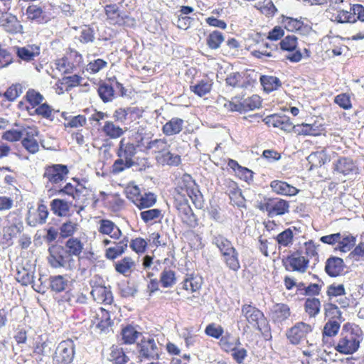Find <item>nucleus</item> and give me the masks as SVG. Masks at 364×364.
<instances>
[{
	"mask_svg": "<svg viewBox=\"0 0 364 364\" xmlns=\"http://www.w3.org/2000/svg\"><path fill=\"white\" fill-rule=\"evenodd\" d=\"M363 336V331L358 325L347 322L343 325L334 349L342 355H353L360 348Z\"/></svg>",
	"mask_w": 364,
	"mask_h": 364,
	"instance_id": "1",
	"label": "nucleus"
},
{
	"mask_svg": "<svg viewBox=\"0 0 364 364\" xmlns=\"http://www.w3.org/2000/svg\"><path fill=\"white\" fill-rule=\"evenodd\" d=\"M23 100L28 104L26 109L30 115H36L41 119L53 122L56 111L45 100L44 96L38 90L30 88L26 92Z\"/></svg>",
	"mask_w": 364,
	"mask_h": 364,
	"instance_id": "2",
	"label": "nucleus"
},
{
	"mask_svg": "<svg viewBox=\"0 0 364 364\" xmlns=\"http://www.w3.org/2000/svg\"><path fill=\"white\" fill-rule=\"evenodd\" d=\"M114 246L109 247L105 250V256L109 260H114L124 254L128 245L136 254L140 255L146 252L148 248V242L146 239L136 237L129 241L127 236L123 237L119 241L114 242Z\"/></svg>",
	"mask_w": 364,
	"mask_h": 364,
	"instance_id": "3",
	"label": "nucleus"
},
{
	"mask_svg": "<svg viewBox=\"0 0 364 364\" xmlns=\"http://www.w3.org/2000/svg\"><path fill=\"white\" fill-rule=\"evenodd\" d=\"M241 315L247 323V328H252L259 331L265 337L271 336L268 321L264 313L256 306L244 304L241 306Z\"/></svg>",
	"mask_w": 364,
	"mask_h": 364,
	"instance_id": "4",
	"label": "nucleus"
},
{
	"mask_svg": "<svg viewBox=\"0 0 364 364\" xmlns=\"http://www.w3.org/2000/svg\"><path fill=\"white\" fill-rule=\"evenodd\" d=\"M136 153V146L126 140L125 138H122L116 152L118 159L112 165V171L118 173L132 167L134 164V157Z\"/></svg>",
	"mask_w": 364,
	"mask_h": 364,
	"instance_id": "5",
	"label": "nucleus"
},
{
	"mask_svg": "<svg viewBox=\"0 0 364 364\" xmlns=\"http://www.w3.org/2000/svg\"><path fill=\"white\" fill-rule=\"evenodd\" d=\"M175 198H190L193 203L197 207L201 205L202 196L196 187V184L192 177L188 174L183 175L177 182L175 188Z\"/></svg>",
	"mask_w": 364,
	"mask_h": 364,
	"instance_id": "6",
	"label": "nucleus"
},
{
	"mask_svg": "<svg viewBox=\"0 0 364 364\" xmlns=\"http://www.w3.org/2000/svg\"><path fill=\"white\" fill-rule=\"evenodd\" d=\"M284 269L289 272L305 273L309 266V259L304 257L301 250H296L291 252L282 259Z\"/></svg>",
	"mask_w": 364,
	"mask_h": 364,
	"instance_id": "7",
	"label": "nucleus"
},
{
	"mask_svg": "<svg viewBox=\"0 0 364 364\" xmlns=\"http://www.w3.org/2000/svg\"><path fill=\"white\" fill-rule=\"evenodd\" d=\"M68 174L69 169L67 165L55 164L45 166L43 178L46 180L48 185L55 187L65 181Z\"/></svg>",
	"mask_w": 364,
	"mask_h": 364,
	"instance_id": "8",
	"label": "nucleus"
},
{
	"mask_svg": "<svg viewBox=\"0 0 364 364\" xmlns=\"http://www.w3.org/2000/svg\"><path fill=\"white\" fill-rule=\"evenodd\" d=\"M173 205L181 222L187 227L194 228L198 225V220L194 214L187 198H175Z\"/></svg>",
	"mask_w": 364,
	"mask_h": 364,
	"instance_id": "9",
	"label": "nucleus"
},
{
	"mask_svg": "<svg viewBox=\"0 0 364 364\" xmlns=\"http://www.w3.org/2000/svg\"><path fill=\"white\" fill-rule=\"evenodd\" d=\"M136 349L140 360H155L159 358V347L151 336H143L136 343Z\"/></svg>",
	"mask_w": 364,
	"mask_h": 364,
	"instance_id": "10",
	"label": "nucleus"
},
{
	"mask_svg": "<svg viewBox=\"0 0 364 364\" xmlns=\"http://www.w3.org/2000/svg\"><path fill=\"white\" fill-rule=\"evenodd\" d=\"M82 63V55L75 50L70 49L65 55L55 60V65L58 71L68 74L72 73Z\"/></svg>",
	"mask_w": 364,
	"mask_h": 364,
	"instance_id": "11",
	"label": "nucleus"
},
{
	"mask_svg": "<svg viewBox=\"0 0 364 364\" xmlns=\"http://www.w3.org/2000/svg\"><path fill=\"white\" fill-rule=\"evenodd\" d=\"M278 23L282 25L284 30L290 33L306 35L310 32L311 27L304 23L302 17L294 18L285 14H281L277 18Z\"/></svg>",
	"mask_w": 364,
	"mask_h": 364,
	"instance_id": "12",
	"label": "nucleus"
},
{
	"mask_svg": "<svg viewBox=\"0 0 364 364\" xmlns=\"http://www.w3.org/2000/svg\"><path fill=\"white\" fill-rule=\"evenodd\" d=\"M298 45V38L294 35L284 36L279 43L280 50L291 53L286 56V59L291 63H299L303 58Z\"/></svg>",
	"mask_w": 364,
	"mask_h": 364,
	"instance_id": "13",
	"label": "nucleus"
},
{
	"mask_svg": "<svg viewBox=\"0 0 364 364\" xmlns=\"http://www.w3.org/2000/svg\"><path fill=\"white\" fill-rule=\"evenodd\" d=\"M75 355V343L71 339L61 341L53 356L55 364H70Z\"/></svg>",
	"mask_w": 364,
	"mask_h": 364,
	"instance_id": "14",
	"label": "nucleus"
},
{
	"mask_svg": "<svg viewBox=\"0 0 364 364\" xmlns=\"http://www.w3.org/2000/svg\"><path fill=\"white\" fill-rule=\"evenodd\" d=\"M24 229L23 223L20 218H14L12 223L6 226L0 234V245L3 247H11L14 239L20 235Z\"/></svg>",
	"mask_w": 364,
	"mask_h": 364,
	"instance_id": "15",
	"label": "nucleus"
},
{
	"mask_svg": "<svg viewBox=\"0 0 364 364\" xmlns=\"http://www.w3.org/2000/svg\"><path fill=\"white\" fill-rule=\"evenodd\" d=\"M39 131L35 126H27L24 127V134L21 140V146L25 150L31 154H35L40 150L38 141Z\"/></svg>",
	"mask_w": 364,
	"mask_h": 364,
	"instance_id": "16",
	"label": "nucleus"
},
{
	"mask_svg": "<svg viewBox=\"0 0 364 364\" xmlns=\"http://www.w3.org/2000/svg\"><path fill=\"white\" fill-rule=\"evenodd\" d=\"M144 110L139 107H119L113 114L115 122L130 124L143 117Z\"/></svg>",
	"mask_w": 364,
	"mask_h": 364,
	"instance_id": "17",
	"label": "nucleus"
},
{
	"mask_svg": "<svg viewBox=\"0 0 364 364\" xmlns=\"http://www.w3.org/2000/svg\"><path fill=\"white\" fill-rule=\"evenodd\" d=\"M313 331L311 325L303 321L296 323L286 333L287 338L289 343L296 346L306 338L309 333Z\"/></svg>",
	"mask_w": 364,
	"mask_h": 364,
	"instance_id": "18",
	"label": "nucleus"
},
{
	"mask_svg": "<svg viewBox=\"0 0 364 364\" xmlns=\"http://www.w3.org/2000/svg\"><path fill=\"white\" fill-rule=\"evenodd\" d=\"M48 262L53 268L70 267L73 259L70 258L66 251L61 246L55 245L49 248Z\"/></svg>",
	"mask_w": 364,
	"mask_h": 364,
	"instance_id": "19",
	"label": "nucleus"
},
{
	"mask_svg": "<svg viewBox=\"0 0 364 364\" xmlns=\"http://www.w3.org/2000/svg\"><path fill=\"white\" fill-rule=\"evenodd\" d=\"M92 326L100 333H107L114 324L111 318L110 313L103 307H100L95 311L91 320Z\"/></svg>",
	"mask_w": 364,
	"mask_h": 364,
	"instance_id": "20",
	"label": "nucleus"
},
{
	"mask_svg": "<svg viewBox=\"0 0 364 364\" xmlns=\"http://www.w3.org/2000/svg\"><path fill=\"white\" fill-rule=\"evenodd\" d=\"M262 121L269 127L278 128L285 132H291L296 127L289 117L279 114L267 115Z\"/></svg>",
	"mask_w": 364,
	"mask_h": 364,
	"instance_id": "21",
	"label": "nucleus"
},
{
	"mask_svg": "<svg viewBox=\"0 0 364 364\" xmlns=\"http://www.w3.org/2000/svg\"><path fill=\"white\" fill-rule=\"evenodd\" d=\"M97 231L102 235H108L111 239L119 240L122 237V231L119 227L109 219H101L97 222Z\"/></svg>",
	"mask_w": 364,
	"mask_h": 364,
	"instance_id": "22",
	"label": "nucleus"
},
{
	"mask_svg": "<svg viewBox=\"0 0 364 364\" xmlns=\"http://www.w3.org/2000/svg\"><path fill=\"white\" fill-rule=\"evenodd\" d=\"M333 171L343 176L353 175L358 173V168L350 157H339L333 164Z\"/></svg>",
	"mask_w": 364,
	"mask_h": 364,
	"instance_id": "23",
	"label": "nucleus"
},
{
	"mask_svg": "<svg viewBox=\"0 0 364 364\" xmlns=\"http://www.w3.org/2000/svg\"><path fill=\"white\" fill-rule=\"evenodd\" d=\"M106 20L112 25L124 26L128 16L123 15L116 4H110L104 6Z\"/></svg>",
	"mask_w": 364,
	"mask_h": 364,
	"instance_id": "24",
	"label": "nucleus"
},
{
	"mask_svg": "<svg viewBox=\"0 0 364 364\" xmlns=\"http://www.w3.org/2000/svg\"><path fill=\"white\" fill-rule=\"evenodd\" d=\"M346 265L342 258L331 256L325 262V272L330 277H338L343 274Z\"/></svg>",
	"mask_w": 364,
	"mask_h": 364,
	"instance_id": "25",
	"label": "nucleus"
},
{
	"mask_svg": "<svg viewBox=\"0 0 364 364\" xmlns=\"http://www.w3.org/2000/svg\"><path fill=\"white\" fill-rule=\"evenodd\" d=\"M0 25L8 33L15 34L23 29L17 16L11 13H2L0 16Z\"/></svg>",
	"mask_w": 364,
	"mask_h": 364,
	"instance_id": "26",
	"label": "nucleus"
},
{
	"mask_svg": "<svg viewBox=\"0 0 364 364\" xmlns=\"http://www.w3.org/2000/svg\"><path fill=\"white\" fill-rule=\"evenodd\" d=\"M83 78L79 75H73L70 76H65L58 80L55 85V92L58 95L64 93L65 91H70L73 87L80 85Z\"/></svg>",
	"mask_w": 364,
	"mask_h": 364,
	"instance_id": "27",
	"label": "nucleus"
},
{
	"mask_svg": "<svg viewBox=\"0 0 364 364\" xmlns=\"http://www.w3.org/2000/svg\"><path fill=\"white\" fill-rule=\"evenodd\" d=\"M202 277L195 273L186 274L183 281L181 282V289L189 294L198 291L203 285Z\"/></svg>",
	"mask_w": 364,
	"mask_h": 364,
	"instance_id": "28",
	"label": "nucleus"
},
{
	"mask_svg": "<svg viewBox=\"0 0 364 364\" xmlns=\"http://www.w3.org/2000/svg\"><path fill=\"white\" fill-rule=\"evenodd\" d=\"M228 167L232 171L235 177L248 183L253 181L254 173L247 167L242 166L234 159H227Z\"/></svg>",
	"mask_w": 364,
	"mask_h": 364,
	"instance_id": "29",
	"label": "nucleus"
},
{
	"mask_svg": "<svg viewBox=\"0 0 364 364\" xmlns=\"http://www.w3.org/2000/svg\"><path fill=\"white\" fill-rule=\"evenodd\" d=\"M291 311L289 306L284 303L274 304L270 311V316L274 323H282L289 318Z\"/></svg>",
	"mask_w": 364,
	"mask_h": 364,
	"instance_id": "30",
	"label": "nucleus"
},
{
	"mask_svg": "<svg viewBox=\"0 0 364 364\" xmlns=\"http://www.w3.org/2000/svg\"><path fill=\"white\" fill-rule=\"evenodd\" d=\"M73 180L77 183V185L74 186L71 183H67L62 188L58 191V193L61 195H67L73 200H77L82 196L83 192L86 191V188L80 183L78 178H73Z\"/></svg>",
	"mask_w": 364,
	"mask_h": 364,
	"instance_id": "31",
	"label": "nucleus"
},
{
	"mask_svg": "<svg viewBox=\"0 0 364 364\" xmlns=\"http://www.w3.org/2000/svg\"><path fill=\"white\" fill-rule=\"evenodd\" d=\"M93 299L105 305H110L113 303L114 297L109 288L105 286H97L91 291Z\"/></svg>",
	"mask_w": 364,
	"mask_h": 364,
	"instance_id": "32",
	"label": "nucleus"
},
{
	"mask_svg": "<svg viewBox=\"0 0 364 364\" xmlns=\"http://www.w3.org/2000/svg\"><path fill=\"white\" fill-rule=\"evenodd\" d=\"M141 334L132 324L122 326L119 333L121 343L124 345H133Z\"/></svg>",
	"mask_w": 364,
	"mask_h": 364,
	"instance_id": "33",
	"label": "nucleus"
},
{
	"mask_svg": "<svg viewBox=\"0 0 364 364\" xmlns=\"http://www.w3.org/2000/svg\"><path fill=\"white\" fill-rule=\"evenodd\" d=\"M341 328V321L338 320H328L323 325L321 331L322 343L326 345L330 338L336 336Z\"/></svg>",
	"mask_w": 364,
	"mask_h": 364,
	"instance_id": "34",
	"label": "nucleus"
},
{
	"mask_svg": "<svg viewBox=\"0 0 364 364\" xmlns=\"http://www.w3.org/2000/svg\"><path fill=\"white\" fill-rule=\"evenodd\" d=\"M270 187L272 191L278 195L293 196L299 193V190L296 187L283 181H272L270 183Z\"/></svg>",
	"mask_w": 364,
	"mask_h": 364,
	"instance_id": "35",
	"label": "nucleus"
},
{
	"mask_svg": "<svg viewBox=\"0 0 364 364\" xmlns=\"http://www.w3.org/2000/svg\"><path fill=\"white\" fill-rule=\"evenodd\" d=\"M97 93L103 102H109L114 98V90L113 82L109 81V78L107 80H100L98 83Z\"/></svg>",
	"mask_w": 364,
	"mask_h": 364,
	"instance_id": "36",
	"label": "nucleus"
},
{
	"mask_svg": "<svg viewBox=\"0 0 364 364\" xmlns=\"http://www.w3.org/2000/svg\"><path fill=\"white\" fill-rule=\"evenodd\" d=\"M135 266L134 260L129 256L124 257L114 264L115 271L124 276H128L132 273Z\"/></svg>",
	"mask_w": 364,
	"mask_h": 364,
	"instance_id": "37",
	"label": "nucleus"
},
{
	"mask_svg": "<svg viewBox=\"0 0 364 364\" xmlns=\"http://www.w3.org/2000/svg\"><path fill=\"white\" fill-rule=\"evenodd\" d=\"M40 48L36 45H28L18 48L16 55L22 60L29 62L40 55Z\"/></svg>",
	"mask_w": 364,
	"mask_h": 364,
	"instance_id": "38",
	"label": "nucleus"
},
{
	"mask_svg": "<svg viewBox=\"0 0 364 364\" xmlns=\"http://www.w3.org/2000/svg\"><path fill=\"white\" fill-rule=\"evenodd\" d=\"M184 122L178 117H173L162 127V132L166 136H173L179 134L183 128Z\"/></svg>",
	"mask_w": 364,
	"mask_h": 364,
	"instance_id": "39",
	"label": "nucleus"
},
{
	"mask_svg": "<svg viewBox=\"0 0 364 364\" xmlns=\"http://www.w3.org/2000/svg\"><path fill=\"white\" fill-rule=\"evenodd\" d=\"M61 116L65 120L63 124L65 129H77L84 127L87 124L86 117L82 114L68 116V113L63 112Z\"/></svg>",
	"mask_w": 364,
	"mask_h": 364,
	"instance_id": "40",
	"label": "nucleus"
},
{
	"mask_svg": "<svg viewBox=\"0 0 364 364\" xmlns=\"http://www.w3.org/2000/svg\"><path fill=\"white\" fill-rule=\"evenodd\" d=\"M259 82L264 91L267 93L277 90L282 86V81L277 77L273 75H261Z\"/></svg>",
	"mask_w": 364,
	"mask_h": 364,
	"instance_id": "41",
	"label": "nucleus"
},
{
	"mask_svg": "<svg viewBox=\"0 0 364 364\" xmlns=\"http://www.w3.org/2000/svg\"><path fill=\"white\" fill-rule=\"evenodd\" d=\"M65 251L70 258L72 257H80L82 252L84 245L80 239L77 237L69 238L65 244Z\"/></svg>",
	"mask_w": 364,
	"mask_h": 364,
	"instance_id": "42",
	"label": "nucleus"
},
{
	"mask_svg": "<svg viewBox=\"0 0 364 364\" xmlns=\"http://www.w3.org/2000/svg\"><path fill=\"white\" fill-rule=\"evenodd\" d=\"M163 218L162 210L159 208L148 209L140 213V218L146 224H155Z\"/></svg>",
	"mask_w": 364,
	"mask_h": 364,
	"instance_id": "43",
	"label": "nucleus"
},
{
	"mask_svg": "<svg viewBox=\"0 0 364 364\" xmlns=\"http://www.w3.org/2000/svg\"><path fill=\"white\" fill-rule=\"evenodd\" d=\"M213 82L210 79H205L198 81L196 84L190 86V90L198 97H203L213 89Z\"/></svg>",
	"mask_w": 364,
	"mask_h": 364,
	"instance_id": "44",
	"label": "nucleus"
},
{
	"mask_svg": "<svg viewBox=\"0 0 364 364\" xmlns=\"http://www.w3.org/2000/svg\"><path fill=\"white\" fill-rule=\"evenodd\" d=\"M254 7L267 18H272L278 11L277 8L272 0H263L255 4Z\"/></svg>",
	"mask_w": 364,
	"mask_h": 364,
	"instance_id": "45",
	"label": "nucleus"
},
{
	"mask_svg": "<svg viewBox=\"0 0 364 364\" xmlns=\"http://www.w3.org/2000/svg\"><path fill=\"white\" fill-rule=\"evenodd\" d=\"M176 273L174 270L166 267L160 274L159 282L164 288H171L176 283Z\"/></svg>",
	"mask_w": 364,
	"mask_h": 364,
	"instance_id": "46",
	"label": "nucleus"
},
{
	"mask_svg": "<svg viewBox=\"0 0 364 364\" xmlns=\"http://www.w3.org/2000/svg\"><path fill=\"white\" fill-rule=\"evenodd\" d=\"M289 201L279 198H274L269 217L282 215L288 213L289 212Z\"/></svg>",
	"mask_w": 364,
	"mask_h": 364,
	"instance_id": "47",
	"label": "nucleus"
},
{
	"mask_svg": "<svg viewBox=\"0 0 364 364\" xmlns=\"http://www.w3.org/2000/svg\"><path fill=\"white\" fill-rule=\"evenodd\" d=\"M157 197L154 193L146 192L143 194L141 193L137 202L134 205L139 210L147 209L154 206Z\"/></svg>",
	"mask_w": 364,
	"mask_h": 364,
	"instance_id": "48",
	"label": "nucleus"
},
{
	"mask_svg": "<svg viewBox=\"0 0 364 364\" xmlns=\"http://www.w3.org/2000/svg\"><path fill=\"white\" fill-rule=\"evenodd\" d=\"M311 164L310 169L313 167H321L329 161V156L325 150L311 153L307 158Z\"/></svg>",
	"mask_w": 364,
	"mask_h": 364,
	"instance_id": "49",
	"label": "nucleus"
},
{
	"mask_svg": "<svg viewBox=\"0 0 364 364\" xmlns=\"http://www.w3.org/2000/svg\"><path fill=\"white\" fill-rule=\"evenodd\" d=\"M106 136L109 139H117L122 136L124 131L119 126L115 124L112 121H106L102 128Z\"/></svg>",
	"mask_w": 364,
	"mask_h": 364,
	"instance_id": "50",
	"label": "nucleus"
},
{
	"mask_svg": "<svg viewBox=\"0 0 364 364\" xmlns=\"http://www.w3.org/2000/svg\"><path fill=\"white\" fill-rule=\"evenodd\" d=\"M222 257L223 261L230 270L237 272L240 269L239 253L237 250L223 255Z\"/></svg>",
	"mask_w": 364,
	"mask_h": 364,
	"instance_id": "51",
	"label": "nucleus"
},
{
	"mask_svg": "<svg viewBox=\"0 0 364 364\" xmlns=\"http://www.w3.org/2000/svg\"><path fill=\"white\" fill-rule=\"evenodd\" d=\"M170 145L168 144L166 139H156L150 140L148 145V151H151V153L161 156L169 149Z\"/></svg>",
	"mask_w": 364,
	"mask_h": 364,
	"instance_id": "52",
	"label": "nucleus"
},
{
	"mask_svg": "<svg viewBox=\"0 0 364 364\" xmlns=\"http://www.w3.org/2000/svg\"><path fill=\"white\" fill-rule=\"evenodd\" d=\"M279 249L290 247L294 242V233L291 228H287L274 237Z\"/></svg>",
	"mask_w": 364,
	"mask_h": 364,
	"instance_id": "53",
	"label": "nucleus"
},
{
	"mask_svg": "<svg viewBox=\"0 0 364 364\" xmlns=\"http://www.w3.org/2000/svg\"><path fill=\"white\" fill-rule=\"evenodd\" d=\"M224 41V35L218 30L210 32L205 39L207 46L211 50L218 49Z\"/></svg>",
	"mask_w": 364,
	"mask_h": 364,
	"instance_id": "54",
	"label": "nucleus"
},
{
	"mask_svg": "<svg viewBox=\"0 0 364 364\" xmlns=\"http://www.w3.org/2000/svg\"><path fill=\"white\" fill-rule=\"evenodd\" d=\"M51 210L59 217H63L68 215L70 205L67 201L63 199H53L50 203Z\"/></svg>",
	"mask_w": 364,
	"mask_h": 364,
	"instance_id": "55",
	"label": "nucleus"
},
{
	"mask_svg": "<svg viewBox=\"0 0 364 364\" xmlns=\"http://www.w3.org/2000/svg\"><path fill=\"white\" fill-rule=\"evenodd\" d=\"M110 350L109 360L113 364H126L128 362L129 358L122 347L113 345Z\"/></svg>",
	"mask_w": 364,
	"mask_h": 364,
	"instance_id": "56",
	"label": "nucleus"
},
{
	"mask_svg": "<svg viewBox=\"0 0 364 364\" xmlns=\"http://www.w3.org/2000/svg\"><path fill=\"white\" fill-rule=\"evenodd\" d=\"M304 307L309 317H316L320 312L321 301L318 298L309 297L305 300Z\"/></svg>",
	"mask_w": 364,
	"mask_h": 364,
	"instance_id": "57",
	"label": "nucleus"
},
{
	"mask_svg": "<svg viewBox=\"0 0 364 364\" xmlns=\"http://www.w3.org/2000/svg\"><path fill=\"white\" fill-rule=\"evenodd\" d=\"M326 13L329 15L330 20L336 23H347L351 21L349 11L342 9L341 7L336 9L335 11H330Z\"/></svg>",
	"mask_w": 364,
	"mask_h": 364,
	"instance_id": "58",
	"label": "nucleus"
},
{
	"mask_svg": "<svg viewBox=\"0 0 364 364\" xmlns=\"http://www.w3.org/2000/svg\"><path fill=\"white\" fill-rule=\"evenodd\" d=\"M241 344L239 338L234 341L233 338L230 333H226L223 336L218 342L220 348L225 353H230L234 350L236 346Z\"/></svg>",
	"mask_w": 364,
	"mask_h": 364,
	"instance_id": "59",
	"label": "nucleus"
},
{
	"mask_svg": "<svg viewBox=\"0 0 364 364\" xmlns=\"http://www.w3.org/2000/svg\"><path fill=\"white\" fill-rule=\"evenodd\" d=\"M258 244V248L264 256L270 257L277 253V245L272 242H269L267 239L259 237Z\"/></svg>",
	"mask_w": 364,
	"mask_h": 364,
	"instance_id": "60",
	"label": "nucleus"
},
{
	"mask_svg": "<svg viewBox=\"0 0 364 364\" xmlns=\"http://www.w3.org/2000/svg\"><path fill=\"white\" fill-rule=\"evenodd\" d=\"M216 247L219 249L221 255L232 252L236 249L232 245V242L223 237V235H218L214 237V242Z\"/></svg>",
	"mask_w": 364,
	"mask_h": 364,
	"instance_id": "61",
	"label": "nucleus"
},
{
	"mask_svg": "<svg viewBox=\"0 0 364 364\" xmlns=\"http://www.w3.org/2000/svg\"><path fill=\"white\" fill-rule=\"evenodd\" d=\"M49 280L51 291L56 293L65 291L68 286V280L62 275L50 277Z\"/></svg>",
	"mask_w": 364,
	"mask_h": 364,
	"instance_id": "62",
	"label": "nucleus"
},
{
	"mask_svg": "<svg viewBox=\"0 0 364 364\" xmlns=\"http://www.w3.org/2000/svg\"><path fill=\"white\" fill-rule=\"evenodd\" d=\"M323 311L325 318L341 321L342 312L335 304L331 302L326 303L323 305Z\"/></svg>",
	"mask_w": 364,
	"mask_h": 364,
	"instance_id": "63",
	"label": "nucleus"
},
{
	"mask_svg": "<svg viewBox=\"0 0 364 364\" xmlns=\"http://www.w3.org/2000/svg\"><path fill=\"white\" fill-rule=\"evenodd\" d=\"M349 14L351 17L350 23H354L357 21L364 23V6L363 4H350Z\"/></svg>",
	"mask_w": 364,
	"mask_h": 364,
	"instance_id": "64",
	"label": "nucleus"
}]
</instances>
